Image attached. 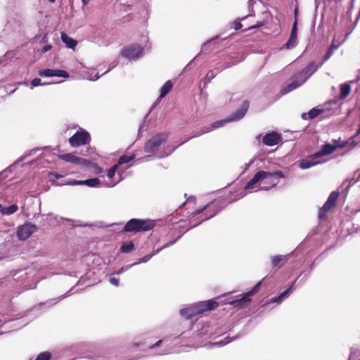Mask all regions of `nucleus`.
Here are the masks:
<instances>
[{
	"instance_id": "nucleus-1",
	"label": "nucleus",
	"mask_w": 360,
	"mask_h": 360,
	"mask_svg": "<svg viewBox=\"0 0 360 360\" xmlns=\"http://www.w3.org/2000/svg\"><path fill=\"white\" fill-rule=\"evenodd\" d=\"M217 306L218 303L213 300L198 302L181 309L180 314L183 318L188 320L205 311L214 309Z\"/></svg>"
},
{
	"instance_id": "nucleus-2",
	"label": "nucleus",
	"mask_w": 360,
	"mask_h": 360,
	"mask_svg": "<svg viewBox=\"0 0 360 360\" xmlns=\"http://www.w3.org/2000/svg\"><path fill=\"white\" fill-rule=\"evenodd\" d=\"M248 108H249V102L248 101H243L241 107L239 109H238L235 112H233L231 116L228 117L227 118H226L224 120H217V121L213 122L211 127H207L205 130H202L200 132L195 133V134L193 135L192 138L198 137L203 134L207 133V132L210 131L212 130V129L221 127L224 126L226 123L240 120L245 116ZM189 139H190V138L188 139L187 140L183 141L179 145L184 144Z\"/></svg>"
},
{
	"instance_id": "nucleus-3",
	"label": "nucleus",
	"mask_w": 360,
	"mask_h": 360,
	"mask_svg": "<svg viewBox=\"0 0 360 360\" xmlns=\"http://www.w3.org/2000/svg\"><path fill=\"white\" fill-rule=\"evenodd\" d=\"M216 205L217 202L214 200L206 205L202 209L195 212L190 221V223H193L191 228L195 227L198 224H201L203 221L214 217L219 212V210L217 209Z\"/></svg>"
},
{
	"instance_id": "nucleus-4",
	"label": "nucleus",
	"mask_w": 360,
	"mask_h": 360,
	"mask_svg": "<svg viewBox=\"0 0 360 360\" xmlns=\"http://www.w3.org/2000/svg\"><path fill=\"white\" fill-rule=\"evenodd\" d=\"M155 226V222L150 219H131L129 220L124 227L126 232H141L150 231Z\"/></svg>"
},
{
	"instance_id": "nucleus-5",
	"label": "nucleus",
	"mask_w": 360,
	"mask_h": 360,
	"mask_svg": "<svg viewBox=\"0 0 360 360\" xmlns=\"http://www.w3.org/2000/svg\"><path fill=\"white\" fill-rule=\"evenodd\" d=\"M259 172L263 173L261 177L263 186L259 189L264 191H268L276 186L278 184L279 179L285 177V174L281 171L266 172L261 170Z\"/></svg>"
},
{
	"instance_id": "nucleus-6",
	"label": "nucleus",
	"mask_w": 360,
	"mask_h": 360,
	"mask_svg": "<svg viewBox=\"0 0 360 360\" xmlns=\"http://www.w3.org/2000/svg\"><path fill=\"white\" fill-rule=\"evenodd\" d=\"M143 48L137 44L124 46L121 51L122 57L130 61H134L143 56Z\"/></svg>"
},
{
	"instance_id": "nucleus-7",
	"label": "nucleus",
	"mask_w": 360,
	"mask_h": 360,
	"mask_svg": "<svg viewBox=\"0 0 360 360\" xmlns=\"http://www.w3.org/2000/svg\"><path fill=\"white\" fill-rule=\"evenodd\" d=\"M306 81V77H304V75L298 72L293 75L288 82L282 87L281 93L283 95L286 94L302 86Z\"/></svg>"
},
{
	"instance_id": "nucleus-8",
	"label": "nucleus",
	"mask_w": 360,
	"mask_h": 360,
	"mask_svg": "<svg viewBox=\"0 0 360 360\" xmlns=\"http://www.w3.org/2000/svg\"><path fill=\"white\" fill-rule=\"evenodd\" d=\"M306 81V77H304V75L298 72L293 75L288 82L282 87L281 93L283 95L286 94L302 86Z\"/></svg>"
},
{
	"instance_id": "nucleus-9",
	"label": "nucleus",
	"mask_w": 360,
	"mask_h": 360,
	"mask_svg": "<svg viewBox=\"0 0 360 360\" xmlns=\"http://www.w3.org/2000/svg\"><path fill=\"white\" fill-rule=\"evenodd\" d=\"M167 134H158L149 139L145 144L144 150L147 153L156 152L167 139Z\"/></svg>"
},
{
	"instance_id": "nucleus-10",
	"label": "nucleus",
	"mask_w": 360,
	"mask_h": 360,
	"mask_svg": "<svg viewBox=\"0 0 360 360\" xmlns=\"http://www.w3.org/2000/svg\"><path fill=\"white\" fill-rule=\"evenodd\" d=\"M91 136L89 132L86 130L82 129L79 131H77L69 139V143L72 147H79L84 146L89 143Z\"/></svg>"
},
{
	"instance_id": "nucleus-11",
	"label": "nucleus",
	"mask_w": 360,
	"mask_h": 360,
	"mask_svg": "<svg viewBox=\"0 0 360 360\" xmlns=\"http://www.w3.org/2000/svg\"><path fill=\"white\" fill-rule=\"evenodd\" d=\"M339 197V193L338 191H333L330 193L326 202L319 211V218L322 220L326 218V214L333 207H335L336 200Z\"/></svg>"
},
{
	"instance_id": "nucleus-12",
	"label": "nucleus",
	"mask_w": 360,
	"mask_h": 360,
	"mask_svg": "<svg viewBox=\"0 0 360 360\" xmlns=\"http://www.w3.org/2000/svg\"><path fill=\"white\" fill-rule=\"evenodd\" d=\"M37 226L27 222L24 224L19 226L17 229V236L20 240H25L29 238L33 233L37 231Z\"/></svg>"
},
{
	"instance_id": "nucleus-13",
	"label": "nucleus",
	"mask_w": 360,
	"mask_h": 360,
	"mask_svg": "<svg viewBox=\"0 0 360 360\" xmlns=\"http://www.w3.org/2000/svg\"><path fill=\"white\" fill-rule=\"evenodd\" d=\"M335 144H330V143H326L323 145L321 148V149L316 152L314 155V158H319V157H323L326 155H328L330 154H332L334 153L338 148H344L346 146V143L344 142L342 144H337L338 141L337 140L333 141Z\"/></svg>"
},
{
	"instance_id": "nucleus-14",
	"label": "nucleus",
	"mask_w": 360,
	"mask_h": 360,
	"mask_svg": "<svg viewBox=\"0 0 360 360\" xmlns=\"http://www.w3.org/2000/svg\"><path fill=\"white\" fill-rule=\"evenodd\" d=\"M262 174L263 173H261L259 171L257 172L245 184L244 186L245 191H247L248 193H252L260 190L259 188L263 186L261 178L262 176Z\"/></svg>"
},
{
	"instance_id": "nucleus-15",
	"label": "nucleus",
	"mask_w": 360,
	"mask_h": 360,
	"mask_svg": "<svg viewBox=\"0 0 360 360\" xmlns=\"http://www.w3.org/2000/svg\"><path fill=\"white\" fill-rule=\"evenodd\" d=\"M58 158L67 162H71L77 165L88 166L90 163L89 160L77 157L72 153L60 154Z\"/></svg>"
},
{
	"instance_id": "nucleus-16",
	"label": "nucleus",
	"mask_w": 360,
	"mask_h": 360,
	"mask_svg": "<svg viewBox=\"0 0 360 360\" xmlns=\"http://www.w3.org/2000/svg\"><path fill=\"white\" fill-rule=\"evenodd\" d=\"M251 301L250 297L246 295V293L240 295L236 299L229 301L228 303L238 309H242L246 307Z\"/></svg>"
},
{
	"instance_id": "nucleus-17",
	"label": "nucleus",
	"mask_w": 360,
	"mask_h": 360,
	"mask_svg": "<svg viewBox=\"0 0 360 360\" xmlns=\"http://www.w3.org/2000/svg\"><path fill=\"white\" fill-rule=\"evenodd\" d=\"M281 140V136L277 132H271L266 134L263 137V143L266 146H274L279 143Z\"/></svg>"
},
{
	"instance_id": "nucleus-18",
	"label": "nucleus",
	"mask_w": 360,
	"mask_h": 360,
	"mask_svg": "<svg viewBox=\"0 0 360 360\" xmlns=\"http://www.w3.org/2000/svg\"><path fill=\"white\" fill-rule=\"evenodd\" d=\"M295 289V283H291V285L288 287L287 290L281 293L278 296L273 297L270 300V303H281L283 300L288 297L289 295L294 291Z\"/></svg>"
},
{
	"instance_id": "nucleus-19",
	"label": "nucleus",
	"mask_w": 360,
	"mask_h": 360,
	"mask_svg": "<svg viewBox=\"0 0 360 360\" xmlns=\"http://www.w3.org/2000/svg\"><path fill=\"white\" fill-rule=\"evenodd\" d=\"M99 184H100V180L98 178H92V179H89L86 180H84V181L74 180V181L68 182L66 184H70V185H72V186L85 185V186H87L89 187H96V186H98Z\"/></svg>"
},
{
	"instance_id": "nucleus-20",
	"label": "nucleus",
	"mask_w": 360,
	"mask_h": 360,
	"mask_svg": "<svg viewBox=\"0 0 360 360\" xmlns=\"http://www.w3.org/2000/svg\"><path fill=\"white\" fill-rule=\"evenodd\" d=\"M321 66L320 63L316 64L315 62H311L300 72L303 74L304 77H306V80H307Z\"/></svg>"
},
{
	"instance_id": "nucleus-21",
	"label": "nucleus",
	"mask_w": 360,
	"mask_h": 360,
	"mask_svg": "<svg viewBox=\"0 0 360 360\" xmlns=\"http://www.w3.org/2000/svg\"><path fill=\"white\" fill-rule=\"evenodd\" d=\"M173 84L170 80L167 81L165 84L160 89V96L158 100L155 102L153 105V108L160 101V99L164 98L172 89Z\"/></svg>"
},
{
	"instance_id": "nucleus-22",
	"label": "nucleus",
	"mask_w": 360,
	"mask_h": 360,
	"mask_svg": "<svg viewBox=\"0 0 360 360\" xmlns=\"http://www.w3.org/2000/svg\"><path fill=\"white\" fill-rule=\"evenodd\" d=\"M322 109H319L316 108H314L310 110L307 113H302V118L303 120H313L318 115H321L323 112Z\"/></svg>"
},
{
	"instance_id": "nucleus-23",
	"label": "nucleus",
	"mask_w": 360,
	"mask_h": 360,
	"mask_svg": "<svg viewBox=\"0 0 360 360\" xmlns=\"http://www.w3.org/2000/svg\"><path fill=\"white\" fill-rule=\"evenodd\" d=\"M61 41L66 44L67 47L74 49L77 46V41L68 37L65 33H61Z\"/></svg>"
},
{
	"instance_id": "nucleus-24",
	"label": "nucleus",
	"mask_w": 360,
	"mask_h": 360,
	"mask_svg": "<svg viewBox=\"0 0 360 360\" xmlns=\"http://www.w3.org/2000/svg\"><path fill=\"white\" fill-rule=\"evenodd\" d=\"M351 91V86L349 83H344L340 85V98L345 99L347 96H349Z\"/></svg>"
},
{
	"instance_id": "nucleus-25",
	"label": "nucleus",
	"mask_w": 360,
	"mask_h": 360,
	"mask_svg": "<svg viewBox=\"0 0 360 360\" xmlns=\"http://www.w3.org/2000/svg\"><path fill=\"white\" fill-rule=\"evenodd\" d=\"M297 44V37L290 36L285 44H283L282 49H292L295 48Z\"/></svg>"
},
{
	"instance_id": "nucleus-26",
	"label": "nucleus",
	"mask_w": 360,
	"mask_h": 360,
	"mask_svg": "<svg viewBox=\"0 0 360 360\" xmlns=\"http://www.w3.org/2000/svg\"><path fill=\"white\" fill-rule=\"evenodd\" d=\"M289 258V255H276L271 258V264L274 267L277 266L280 262L287 261Z\"/></svg>"
},
{
	"instance_id": "nucleus-27",
	"label": "nucleus",
	"mask_w": 360,
	"mask_h": 360,
	"mask_svg": "<svg viewBox=\"0 0 360 360\" xmlns=\"http://www.w3.org/2000/svg\"><path fill=\"white\" fill-rule=\"evenodd\" d=\"M18 210L17 205L13 204L9 207H4L1 210V213L4 215H11L16 212Z\"/></svg>"
},
{
	"instance_id": "nucleus-28",
	"label": "nucleus",
	"mask_w": 360,
	"mask_h": 360,
	"mask_svg": "<svg viewBox=\"0 0 360 360\" xmlns=\"http://www.w3.org/2000/svg\"><path fill=\"white\" fill-rule=\"evenodd\" d=\"M318 163H319L318 162H313V161H311L309 160H302L299 162V167L302 169H309L311 167L317 165Z\"/></svg>"
},
{
	"instance_id": "nucleus-29",
	"label": "nucleus",
	"mask_w": 360,
	"mask_h": 360,
	"mask_svg": "<svg viewBox=\"0 0 360 360\" xmlns=\"http://www.w3.org/2000/svg\"><path fill=\"white\" fill-rule=\"evenodd\" d=\"M134 245L132 241L124 243L120 247V252L123 253H129L134 250Z\"/></svg>"
},
{
	"instance_id": "nucleus-30",
	"label": "nucleus",
	"mask_w": 360,
	"mask_h": 360,
	"mask_svg": "<svg viewBox=\"0 0 360 360\" xmlns=\"http://www.w3.org/2000/svg\"><path fill=\"white\" fill-rule=\"evenodd\" d=\"M180 238H181V236H179L176 239L168 242L167 244H165V245H163L160 248H158L156 250H153V252L151 254H149V255H152V257H153L154 255H156L157 254H158L163 249L167 248L174 245Z\"/></svg>"
},
{
	"instance_id": "nucleus-31",
	"label": "nucleus",
	"mask_w": 360,
	"mask_h": 360,
	"mask_svg": "<svg viewBox=\"0 0 360 360\" xmlns=\"http://www.w3.org/2000/svg\"><path fill=\"white\" fill-rule=\"evenodd\" d=\"M180 238H181V236H179L176 239L168 242L167 244H165V245H163L160 248H158L156 250H153V252L151 254H149V255H152V257H153L154 255H156L157 254H158L163 249L167 248L174 245Z\"/></svg>"
},
{
	"instance_id": "nucleus-32",
	"label": "nucleus",
	"mask_w": 360,
	"mask_h": 360,
	"mask_svg": "<svg viewBox=\"0 0 360 360\" xmlns=\"http://www.w3.org/2000/svg\"><path fill=\"white\" fill-rule=\"evenodd\" d=\"M134 158H135V155H129V156L124 155H122L120 158L117 165H118V166H119V165H123V164H125V163H128L130 161L133 160Z\"/></svg>"
},
{
	"instance_id": "nucleus-33",
	"label": "nucleus",
	"mask_w": 360,
	"mask_h": 360,
	"mask_svg": "<svg viewBox=\"0 0 360 360\" xmlns=\"http://www.w3.org/2000/svg\"><path fill=\"white\" fill-rule=\"evenodd\" d=\"M54 70L52 69H44L41 70L39 72V75L41 77H53Z\"/></svg>"
},
{
	"instance_id": "nucleus-34",
	"label": "nucleus",
	"mask_w": 360,
	"mask_h": 360,
	"mask_svg": "<svg viewBox=\"0 0 360 360\" xmlns=\"http://www.w3.org/2000/svg\"><path fill=\"white\" fill-rule=\"evenodd\" d=\"M69 76L70 75L67 71L62 70H54L53 77L68 78Z\"/></svg>"
},
{
	"instance_id": "nucleus-35",
	"label": "nucleus",
	"mask_w": 360,
	"mask_h": 360,
	"mask_svg": "<svg viewBox=\"0 0 360 360\" xmlns=\"http://www.w3.org/2000/svg\"><path fill=\"white\" fill-rule=\"evenodd\" d=\"M72 288L70 289L67 293H65V295H62V296H60L58 297V298H56L53 300H51L50 301V304L49 305H53L55 304H56L58 302H59L60 300H63V298L72 295L73 292H72Z\"/></svg>"
},
{
	"instance_id": "nucleus-36",
	"label": "nucleus",
	"mask_w": 360,
	"mask_h": 360,
	"mask_svg": "<svg viewBox=\"0 0 360 360\" xmlns=\"http://www.w3.org/2000/svg\"><path fill=\"white\" fill-rule=\"evenodd\" d=\"M51 354L49 352H43L40 353L35 360H49Z\"/></svg>"
},
{
	"instance_id": "nucleus-37",
	"label": "nucleus",
	"mask_w": 360,
	"mask_h": 360,
	"mask_svg": "<svg viewBox=\"0 0 360 360\" xmlns=\"http://www.w3.org/2000/svg\"><path fill=\"white\" fill-rule=\"evenodd\" d=\"M262 281H259L250 291L246 292V295H249L250 297L252 296L255 293L259 291V289L262 284Z\"/></svg>"
},
{
	"instance_id": "nucleus-38",
	"label": "nucleus",
	"mask_w": 360,
	"mask_h": 360,
	"mask_svg": "<svg viewBox=\"0 0 360 360\" xmlns=\"http://www.w3.org/2000/svg\"><path fill=\"white\" fill-rule=\"evenodd\" d=\"M45 83H41V80L39 78H34L31 81V89H33L34 87L40 86V85H44Z\"/></svg>"
},
{
	"instance_id": "nucleus-39",
	"label": "nucleus",
	"mask_w": 360,
	"mask_h": 360,
	"mask_svg": "<svg viewBox=\"0 0 360 360\" xmlns=\"http://www.w3.org/2000/svg\"><path fill=\"white\" fill-rule=\"evenodd\" d=\"M117 167H118V165H115L111 168H110V169L108 171V176L110 179H112L115 176V172L117 169Z\"/></svg>"
},
{
	"instance_id": "nucleus-40",
	"label": "nucleus",
	"mask_w": 360,
	"mask_h": 360,
	"mask_svg": "<svg viewBox=\"0 0 360 360\" xmlns=\"http://www.w3.org/2000/svg\"><path fill=\"white\" fill-rule=\"evenodd\" d=\"M152 258V255H147L141 258L138 262L133 263L134 266L138 265L141 263H146L148 262Z\"/></svg>"
},
{
	"instance_id": "nucleus-41",
	"label": "nucleus",
	"mask_w": 360,
	"mask_h": 360,
	"mask_svg": "<svg viewBox=\"0 0 360 360\" xmlns=\"http://www.w3.org/2000/svg\"><path fill=\"white\" fill-rule=\"evenodd\" d=\"M333 54V51L331 49H328L326 53L325 54L323 60L320 63V65H323V64L327 61Z\"/></svg>"
},
{
	"instance_id": "nucleus-42",
	"label": "nucleus",
	"mask_w": 360,
	"mask_h": 360,
	"mask_svg": "<svg viewBox=\"0 0 360 360\" xmlns=\"http://www.w3.org/2000/svg\"><path fill=\"white\" fill-rule=\"evenodd\" d=\"M38 150H40V148H33V149L30 150L27 154H25V155L22 156L20 158V160L21 161V160H25L27 157L31 155L32 154L36 153Z\"/></svg>"
},
{
	"instance_id": "nucleus-43",
	"label": "nucleus",
	"mask_w": 360,
	"mask_h": 360,
	"mask_svg": "<svg viewBox=\"0 0 360 360\" xmlns=\"http://www.w3.org/2000/svg\"><path fill=\"white\" fill-rule=\"evenodd\" d=\"M290 36L297 37V21L295 20L293 23L291 32H290Z\"/></svg>"
},
{
	"instance_id": "nucleus-44",
	"label": "nucleus",
	"mask_w": 360,
	"mask_h": 360,
	"mask_svg": "<svg viewBox=\"0 0 360 360\" xmlns=\"http://www.w3.org/2000/svg\"><path fill=\"white\" fill-rule=\"evenodd\" d=\"M132 266H134V264H129V265H127L126 266H123L120 269H119V271L117 272V274H122L123 272L129 270L130 268H131Z\"/></svg>"
},
{
	"instance_id": "nucleus-45",
	"label": "nucleus",
	"mask_w": 360,
	"mask_h": 360,
	"mask_svg": "<svg viewBox=\"0 0 360 360\" xmlns=\"http://www.w3.org/2000/svg\"><path fill=\"white\" fill-rule=\"evenodd\" d=\"M231 340H229L227 341H223V340H220V341H218V342H216L213 344L214 346H217V347H222V346H224L225 345H226L227 343L230 342Z\"/></svg>"
},
{
	"instance_id": "nucleus-46",
	"label": "nucleus",
	"mask_w": 360,
	"mask_h": 360,
	"mask_svg": "<svg viewBox=\"0 0 360 360\" xmlns=\"http://www.w3.org/2000/svg\"><path fill=\"white\" fill-rule=\"evenodd\" d=\"M169 348H166V347H164L162 349H161L159 352H157V354L158 355H165V354H167L169 353Z\"/></svg>"
},
{
	"instance_id": "nucleus-47",
	"label": "nucleus",
	"mask_w": 360,
	"mask_h": 360,
	"mask_svg": "<svg viewBox=\"0 0 360 360\" xmlns=\"http://www.w3.org/2000/svg\"><path fill=\"white\" fill-rule=\"evenodd\" d=\"M242 27H243V25L241 24V22L240 21L235 20L233 22V28L235 30H238L240 28H242Z\"/></svg>"
},
{
	"instance_id": "nucleus-48",
	"label": "nucleus",
	"mask_w": 360,
	"mask_h": 360,
	"mask_svg": "<svg viewBox=\"0 0 360 360\" xmlns=\"http://www.w3.org/2000/svg\"><path fill=\"white\" fill-rule=\"evenodd\" d=\"M109 282L110 284L115 285V286H118L119 285V280L115 277H111L109 279Z\"/></svg>"
},
{
	"instance_id": "nucleus-49",
	"label": "nucleus",
	"mask_w": 360,
	"mask_h": 360,
	"mask_svg": "<svg viewBox=\"0 0 360 360\" xmlns=\"http://www.w3.org/2000/svg\"><path fill=\"white\" fill-rule=\"evenodd\" d=\"M162 343V340H158V342H156L155 344L150 345L149 347V349H154V348H156V347H158L160 346V345Z\"/></svg>"
},
{
	"instance_id": "nucleus-50",
	"label": "nucleus",
	"mask_w": 360,
	"mask_h": 360,
	"mask_svg": "<svg viewBox=\"0 0 360 360\" xmlns=\"http://www.w3.org/2000/svg\"><path fill=\"white\" fill-rule=\"evenodd\" d=\"M214 74L212 70L209 71L206 75V78L210 81V79H213L214 77Z\"/></svg>"
},
{
	"instance_id": "nucleus-51",
	"label": "nucleus",
	"mask_w": 360,
	"mask_h": 360,
	"mask_svg": "<svg viewBox=\"0 0 360 360\" xmlns=\"http://www.w3.org/2000/svg\"><path fill=\"white\" fill-rule=\"evenodd\" d=\"M214 40V39H212V40L210 41H207L206 43H204L202 45V51H205L207 49V46L211 43Z\"/></svg>"
},
{
	"instance_id": "nucleus-52",
	"label": "nucleus",
	"mask_w": 360,
	"mask_h": 360,
	"mask_svg": "<svg viewBox=\"0 0 360 360\" xmlns=\"http://www.w3.org/2000/svg\"><path fill=\"white\" fill-rule=\"evenodd\" d=\"M51 49V45H45L43 48H42V50H41V52L42 53H46L47 51H49V50Z\"/></svg>"
},
{
	"instance_id": "nucleus-53",
	"label": "nucleus",
	"mask_w": 360,
	"mask_h": 360,
	"mask_svg": "<svg viewBox=\"0 0 360 360\" xmlns=\"http://www.w3.org/2000/svg\"><path fill=\"white\" fill-rule=\"evenodd\" d=\"M50 175L53 176L56 179H59L60 178H61L63 176L62 175H60L58 173H56V172H52L50 174Z\"/></svg>"
},
{
	"instance_id": "nucleus-54",
	"label": "nucleus",
	"mask_w": 360,
	"mask_h": 360,
	"mask_svg": "<svg viewBox=\"0 0 360 360\" xmlns=\"http://www.w3.org/2000/svg\"><path fill=\"white\" fill-rule=\"evenodd\" d=\"M328 49H331L333 51L335 49H338V46L335 45L334 44H332Z\"/></svg>"
},
{
	"instance_id": "nucleus-55",
	"label": "nucleus",
	"mask_w": 360,
	"mask_h": 360,
	"mask_svg": "<svg viewBox=\"0 0 360 360\" xmlns=\"http://www.w3.org/2000/svg\"><path fill=\"white\" fill-rule=\"evenodd\" d=\"M253 162V160H251L248 164L245 165V169H247L249 166Z\"/></svg>"
},
{
	"instance_id": "nucleus-56",
	"label": "nucleus",
	"mask_w": 360,
	"mask_h": 360,
	"mask_svg": "<svg viewBox=\"0 0 360 360\" xmlns=\"http://www.w3.org/2000/svg\"><path fill=\"white\" fill-rule=\"evenodd\" d=\"M150 155H148V156L144 157V158H143V160H144L145 161H148V160H150Z\"/></svg>"
},
{
	"instance_id": "nucleus-57",
	"label": "nucleus",
	"mask_w": 360,
	"mask_h": 360,
	"mask_svg": "<svg viewBox=\"0 0 360 360\" xmlns=\"http://www.w3.org/2000/svg\"><path fill=\"white\" fill-rule=\"evenodd\" d=\"M359 134H360V127H359V128L357 129V131H356V134H355V136H358V135H359Z\"/></svg>"
},
{
	"instance_id": "nucleus-58",
	"label": "nucleus",
	"mask_w": 360,
	"mask_h": 360,
	"mask_svg": "<svg viewBox=\"0 0 360 360\" xmlns=\"http://www.w3.org/2000/svg\"><path fill=\"white\" fill-rule=\"evenodd\" d=\"M99 77H100V76H99V75H96V77H95V78H92V79H91V80H93V81H95V80H97Z\"/></svg>"
},
{
	"instance_id": "nucleus-59",
	"label": "nucleus",
	"mask_w": 360,
	"mask_h": 360,
	"mask_svg": "<svg viewBox=\"0 0 360 360\" xmlns=\"http://www.w3.org/2000/svg\"><path fill=\"white\" fill-rule=\"evenodd\" d=\"M83 4L86 5L89 3V0H82Z\"/></svg>"
},
{
	"instance_id": "nucleus-60",
	"label": "nucleus",
	"mask_w": 360,
	"mask_h": 360,
	"mask_svg": "<svg viewBox=\"0 0 360 360\" xmlns=\"http://www.w3.org/2000/svg\"><path fill=\"white\" fill-rule=\"evenodd\" d=\"M169 155V153H166L165 155H162L158 156V158L167 157Z\"/></svg>"
},
{
	"instance_id": "nucleus-61",
	"label": "nucleus",
	"mask_w": 360,
	"mask_h": 360,
	"mask_svg": "<svg viewBox=\"0 0 360 360\" xmlns=\"http://www.w3.org/2000/svg\"><path fill=\"white\" fill-rule=\"evenodd\" d=\"M351 144L354 146H356V143L355 141H352Z\"/></svg>"
},
{
	"instance_id": "nucleus-62",
	"label": "nucleus",
	"mask_w": 360,
	"mask_h": 360,
	"mask_svg": "<svg viewBox=\"0 0 360 360\" xmlns=\"http://www.w3.org/2000/svg\"><path fill=\"white\" fill-rule=\"evenodd\" d=\"M259 26H260V25H255V26H252L250 28L252 29V28L258 27Z\"/></svg>"
},
{
	"instance_id": "nucleus-63",
	"label": "nucleus",
	"mask_w": 360,
	"mask_h": 360,
	"mask_svg": "<svg viewBox=\"0 0 360 360\" xmlns=\"http://www.w3.org/2000/svg\"><path fill=\"white\" fill-rule=\"evenodd\" d=\"M139 345H140V343H139V342H136V343H134V346H135V347H138Z\"/></svg>"
},
{
	"instance_id": "nucleus-64",
	"label": "nucleus",
	"mask_w": 360,
	"mask_h": 360,
	"mask_svg": "<svg viewBox=\"0 0 360 360\" xmlns=\"http://www.w3.org/2000/svg\"><path fill=\"white\" fill-rule=\"evenodd\" d=\"M359 79H360V76H358L356 78V82L359 81Z\"/></svg>"
}]
</instances>
